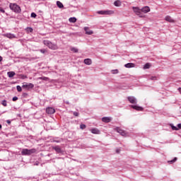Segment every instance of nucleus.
Listing matches in <instances>:
<instances>
[{
  "mask_svg": "<svg viewBox=\"0 0 181 181\" xmlns=\"http://www.w3.org/2000/svg\"><path fill=\"white\" fill-rule=\"evenodd\" d=\"M43 44L45 46H47V47H49V49H51V50H57V49H59L57 45L54 44L48 40H43Z\"/></svg>",
  "mask_w": 181,
  "mask_h": 181,
  "instance_id": "1",
  "label": "nucleus"
},
{
  "mask_svg": "<svg viewBox=\"0 0 181 181\" xmlns=\"http://www.w3.org/2000/svg\"><path fill=\"white\" fill-rule=\"evenodd\" d=\"M9 8H10V9H11V11H13L16 13H21V6H19L16 4L11 3L9 5Z\"/></svg>",
  "mask_w": 181,
  "mask_h": 181,
  "instance_id": "2",
  "label": "nucleus"
},
{
  "mask_svg": "<svg viewBox=\"0 0 181 181\" xmlns=\"http://www.w3.org/2000/svg\"><path fill=\"white\" fill-rule=\"evenodd\" d=\"M32 153H36V148H23L21 151V154L23 156H29L32 155Z\"/></svg>",
  "mask_w": 181,
  "mask_h": 181,
  "instance_id": "3",
  "label": "nucleus"
},
{
  "mask_svg": "<svg viewBox=\"0 0 181 181\" xmlns=\"http://www.w3.org/2000/svg\"><path fill=\"white\" fill-rule=\"evenodd\" d=\"M132 9L134 13L139 16V18H144V16H142V11L141 8H139V7H132Z\"/></svg>",
  "mask_w": 181,
  "mask_h": 181,
  "instance_id": "4",
  "label": "nucleus"
},
{
  "mask_svg": "<svg viewBox=\"0 0 181 181\" xmlns=\"http://www.w3.org/2000/svg\"><path fill=\"white\" fill-rule=\"evenodd\" d=\"M99 15H112L114 14V11L107 10V11H98Z\"/></svg>",
  "mask_w": 181,
  "mask_h": 181,
  "instance_id": "5",
  "label": "nucleus"
},
{
  "mask_svg": "<svg viewBox=\"0 0 181 181\" xmlns=\"http://www.w3.org/2000/svg\"><path fill=\"white\" fill-rule=\"evenodd\" d=\"M33 87H35V85L30 83H23L22 86V88H26V90H30V88H33Z\"/></svg>",
  "mask_w": 181,
  "mask_h": 181,
  "instance_id": "6",
  "label": "nucleus"
},
{
  "mask_svg": "<svg viewBox=\"0 0 181 181\" xmlns=\"http://www.w3.org/2000/svg\"><path fill=\"white\" fill-rule=\"evenodd\" d=\"M116 131L117 132H118V134H120L122 136H127V132L124 130L122 129L121 128L117 127Z\"/></svg>",
  "mask_w": 181,
  "mask_h": 181,
  "instance_id": "7",
  "label": "nucleus"
},
{
  "mask_svg": "<svg viewBox=\"0 0 181 181\" xmlns=\"http://www.w3.org/2000/svg\"><path fill=\"white\" fill-rule=\"evenodd\" d=\"M127 100L131 104H136V98L134 96H129Z\"/></svg>",
  "mask_w": 181,
  "mask_h": 181,
  "instance_id": "8",
  "label": "nucleus"
},
{
  "mask_svg": "<svg viewBox=\"0 0 181 181\" xmlns=\"http://www.w3.org/2000/svg\"><path fill=\"white\" fill-rule=\"evenodd\" d=\"M141 12H143V13H148V12H151V8L149 6H146L141 8Z\"/></svg>",
  "mask_w": 181,
  "mask_h": 181,
  "instance_id": "9",
  "label": "nucleus"
},
{
  "mask_svg": "<svg viewBox=\"0 0 181 181\" xmlns=\"http://www.w3.org/2000/svg\"><path fill=\"white\" fill-rule=\"evenodd\" d=\"M131 107L133 108V110H136V111H144V107L138 105H131Z\"/></svg>",
  "mask_w": 181,
  "mask_h": 181,
  "instance_id": "10",
  "label": "nucleus"
},
{
  "mask_svg": "<svg viewBox=\"0 0 181 181\" xmlns=\"http://www.w3.org/2000/svg\"><path fill=\"white\" fill-rule=\"evenodd\" d=\"M47 114H54L56 112V110L53 107H47L46 109Z\"/></svg>",
  "mask_w": 181,
  "mask_h": 181,
  "instance_id": "11",
  "label": "nucleus"
},
{
  "mask_svg": "<svg viewBox=\"0 0 181 181\" xmlns=\"http://www.w3.org/2000/svg\"><path fill=\"white\" fill-rule=\"evenodd\" d=\"M165 21H166V22H169L170 23H175V21L170 16H165Z\"/></svg>",
  "mask_w": 181,
  "mask_h": 181,
  "instance_id": "12",
  "label": "nucleus"
},
{
  "mask_svg": "<svg viewBox=\"0 0 181 181\" xmlns=\"http://www.w3.org/2000/svg\"><path fill=\"white\" fill-rule=\"evenodd\" d=\"M91 132H92V134H95L96 135H100V134L101 133V132H100V129H98L97 128H93L91 129Z\"/></svg>",
  "mask_w": 181,
  "mask_h": 181,
  "instance_id": "13",
  "label": "nucleus"
},
{
  "mask_svg": "<svg viewBox=\"0 0 181 181\" xmlns=\"http://www.w3.org/2000/svg\"><path fill=\"white\" fill-rule=\"evenodd\" d=\"M52 149H54L57 153H62V148L59 146L52 147Z\"/></svg>",
  "mask_w": 181,
  "mask_h": 181,
  "instance_id": "14",
  "label": "nucleus"
},
{
  "mask_svg": "<svg viewBox=\"0 0 181 181\" xmlns=\"http://www.w3.org/2000/svg\"><path fill=\"white\" fill-rule=\"evenodd\" d=\"M124 67H126L127 69H131L132 67H135V64H134V63H128V64H126L124 65Z\"/></svg>",
  "mask_w": 181,
  "mask_h": 181,
  "instance_id": "15",
  "label": "nucleus"
},
{
  "mask_svg": "<svg viewBox=\"0 0 181 181\" xmlns=\"http://www.w3.org/2000/svg\"><path fill=\"white\" fill-rule=\"evenodd\" d=\"M102 121L103 122H106V123L111 122V117H103Z\"/></svg>",
  "mask_w": 181,
  "mask_h": 181,
  "instance_id": "16",
  "label": "nucleus"
},
{
  "mask_svg": "<svg viewBox=\"0 0 181 181\" xmlns=\"http://www.w3.org/2000/svg\"><path fill=\"white\" fill-rule=\"evenodd\" d=\"M69 21L71 23H76V22H77V18H76V17H71L69 18Z\"/></svg>",
  "mask_w": 181,
  "mask_h": 181,
  "instance_id": "17",
  "label": "nucleus"
},
{
  "mask_svg": "<svg viewBox=\"0 0 181 181\" xmlns=\"http://www.w3.org/2000/svg\"><path fill=\"white\" fill-rule=\"evenodd\" d=\"M57 6H58V8H59L60 9H62V8H64V6L63 5V3L61 1H57Z\"/></svg>",
  "mask_w": 181,
  "mask_h": 181,
  "instance_id": "18",
  "label": "nucleus"
},
{
  "mask_svg": "<svg viewBox=\"0 0 181 181\" xmlns=\"http://www.w3.org/2000/svg\"><path fill=\"white\" fill-rule=\"evenodd\" d=\"M115 6H121L122 5V3L119 0H117L114 2Z\"/></svg>",
  "mask_w": 181,
  "mask_h": 181,
  "instance_id": "19",
  "label": "nucleus"
},
{
  "mask_svg": "<svg viewBox=\"0 0 181 181\" xmlns=\"http://www.w3.org/2000/svg\"><path fill=\"white\" fill-rule=\"evenodd\" d=\"M84 30L86 35H91V30H90V28H88V27H85Z\"/></svg>",
  "mask_w": 181,
  "mask_h": 181,
  "instance_id": "20",
  "label": "nucleus"
},
{
  "mask_svg": "<svg viewBox=\"0 0 181 181\" xmlns=\"http://www.w3.org/2000/svg\"><path fill=\"white\" fill-rule=\"evenodd\" d=\"M15 74H16L14 71H8L7 73V76L10 78H12L15 76Z\"/></svg>",
  "mask_w": 181,
  "mask_h": 181,
  "instance_id": "21",
  "label": "nucleus"
},
{
  "mask_svg": "<svg viewBox=\"0 0 181 181\" xmlns=\"http://www.w3.org/2000/svg\"><path fill=\"white\" fill-rule=\"evenodd\" d=\"M151 64L149 63H146L144 66V70H146L148 69H151Z\"/></svg>",
  "mask_w": 181,
  "mask_h": 181,
  "instance_id": "22",
  "label": "nucleus"
},
{
  "mask_svg": "<svg viewBox=\"0 0 181 181\" xmlns=\"http://www.w3.org/2000/svg\"><path fill=\"white\" fill-rule=\"evenodd\" d=\"M84 63H85V64L90 65V64H91V59H84Z\"/></svg>",
  "mask_w": 181,
  "mask_h": 181,
  "instance_id": "23",
  "label": "nucleus"
},
{
  "mask_svg": "<svg viewBox=\"0 0 181 181\" xmlns=\"http://www.w3.org/2000/svg\"><path fill=\"white\" fill-rule=\"evenodd\" d=\"M177 160V158H174L173 160H168V163H170V165H172V163H175V162H176Z\"/></svg>",
  "mask_w": 181,
  "mask_h": 181,
  "instance_id": "24",
  "label": "nucleus"
},
{
  "mask_svg": "<svg viewBox=\"0 0 181 181\" xmlns=\"http://www.w3.org/2000/svg\"><path fill=\"white\" fill-rule=\"evenodd\" d=\"M71 51L74 52V53H78V49L76 47H71Z\"/></svg>",
  "mask_w": 181,
  "mask_h": 181,
  "instance_id": "25",
  "label": "nucleus"
},
{
  "mask_svg": "<svg viewBox=\"0 0 181 181\" xmlns=\"http://www.w3.org/2000/svg\"><path fill=\"white\" fill-rule=\"evenodd\" d=\"M38 78H39V80H44V81H47L49 80V78L45 77V76H41Z\"/></svg>",
  "mask_w": 181,
  "mask_h": 181,
  "instance_id": "26",
  "label": "nucleus"
},
{
  "mask_svg": "<svg viewBox=\"0 0 181 181\" xmlns=\"http://www.w3.org/2000/svg\"><path fill=\"white\" fill-rule=\"evenodd\" d=\"M6 37H8V39H13L15 37L13 34H7Z\"/></svg>",
  "mask_w": 181,
  "mask_h": 181,
  "instance_id": "27",
  "label": "nucleus"
},
{
  "mask_svg": "<svg viewBox=\"0 0 181 181\" xmlns=\"http://www.w3.org/2000/svg\"><path fill=\"white\" fill-rule=\"evenodd\" d=\"M112 74H118L119 71L118 69H113L111 71Z\"/></svg>",
  "mask_w": 181,
  "mask_h": 181,
  "instance_id": "28",
  "label": "nucleus"
},
{
  "mask_svg": "<svg viewBox=\"0 0 181 181\" xmlns=\"http://www.w3.org/2000/svg\"><path fill=\"white\" fill-rule=\"evenodd\" d=\"M16 88H17V91H18V93L22 92V87H21V86H17Z\"/></svg>",
  "mask_w": 181,
  "mask_h": 181,
  "instance_id": "29",
  "label": "nucleus"
},
{
  "mask_svg": "<svg viewBox=\"0 0 181 181\" xmlns=\"http://www.w3.org/2000/svg\"><path fill=\"white\" fill-rule=\"evenodd\" d=\"M1 104L4 107H6V105H8V104L6 103V100H4L1 102Z\"/></svg>",
  "mask_w": 181,
  "mask_h": 181,
  "instance_id": "30",
  "label": "nucleus"
},
{
  "mask_svg": "<svg viewBox=\"0 0 181 181\" xmlns=\"http://www.w3.org/2000/svg\"><path fill=\"white\" fill-rule=\"evenodd\" d=\"M171 128L173 131H177L179 129L173 125H171Z\"/></svg>",
  "mask_w": 181,
  "mask_h": 181,
  "instance_id": "31",
  "label": "nucleus"
},
{
  "mask_svg": "<svg viewBox=\"0 0 181 181\" xmlns=\"http://www.w3.org/2000/svg\"><path fill=\"white\" fill-rule=\"evenodd\" d=\"M80 128H81V129H86V124H81L80 125Z\"/></svg>",
  "mask_w": 181,
  "mask_h": 181,
  "instance_id": "32",
  "label": "nucleus"
},
{
  "mask_svg": "<svg viewBox=\"0 0 181 181\" xmlns=\"http://www.w3.org/2000/svg\"><path fill=\"white\" fill-rule=\"evenodd\" d=\"M40 52L42 54H45V53H46L47 51H46V49H40Z\"/></svg>",
  "mask_w": 181,
  "mask_h": 181,
  "instance_id": "33",
  "label": "nucleus"
},
{
  "mask_svg": "<svg viewBox=\"0 0 181 181\" xmlns=\"http://www.w3.org/2000/svg\"><path fill=\"white\" fill-rule=\"evenodd\" d=\"M31 18H36V13H31Z\"/></svg>",
  "mask_w": 181,
  "mask_h": 181,
  "instance_id": "34",
  "label": "nucleus"
},
{
  "mask_svg": "<svg viewBox=\"0 0 181 181\" xmlns=\"http://www.w3.org/2000/svg\"><path fill=\"white\" fill-rule=\"evenodd\" d=\"M78 112H74V115L75 116V117H78Z\"/></svg>",
  "mask_w": 181,
  "mask_h": 181,
  "instance_id": "35",
  "label": "nucleus"
},
{
  "mask_svg": "<svg viewBox=\"0 0 181 181\" xmlns=\"http://www.w3.org/2000/svg\"><path fill=\"white\" fill-rule=\"evenodd\" d=\"M0 12H2V13H5V10H4L2 7H0Z\"/></svg>",
  "mask_w": 181,
  "mask_h": 181,
  "instance_id": "36",
  "label": "nucleus"
},
{
  "mask_svg": "<svg viewBox=\"0 0 181 181\" xmlns=\"http://www.w3.org/2000/svg\"><path fill=\"white\" fill-rule=\"evenodd\" d=\"M13 101H18V97H16V96L13 97Z\"/></svg>",
  "mask_w": 181,
  "mask_h": 181,
  "instance_id": "37",
  "label": "nucleus"
},
{
  "mask_svg": "<svg viewBox=\"0 0 181 181\" xmlns=\"http://www.w3.org/2000/svg\"><path fill=\"white\" fill-rule=\"evenodd\" d=\"M151 80H157L156 76H151Z\"/></svg>",
  "mask_w": 181,
  "mask_h": 181,
  "instance_id": "38",
  "label": "nucleus"
},
{
  "mask_svg": "<svg viewBox=\"0 0 181 181\" xmlns=\"http://www.w3.org/2000/svg\"><path fill=\"white\" fill-rule=\"evenodd\" d=\"M28 30H29V32H30V33L33 32V29H32V28H28Z\"/></svg>",
  "mask_w": 181,
  "mask_h": 181,
  "instance_id": "39",
  "label": "nucleus"
},
{
  "mask_svg": "<svg viewBox=\"0 0 181 181\" xmlns=\"http://www.w3.org/2000/svg\"><path fill=\"white\" fill-rule=\"evenodd\" d=\"M177 127H178L179 129H181V124H178Z\"/></svg>",
  "mask_w": 181,
  "mask_h": 181,
  "instance_id": "40",
  "label": "nucleus"
},
{
  "mask_svg": "<svg viewBox=\"0 0 181 181\" xmlns=\"http://www.w3.org/2000/svg\"><path fill=\"white\" fill-rule=\"evenodd\" d=\"M28 77L26 76H25V75H23V77H22V78H27Z\"/></svg>",
  "mask_w": 181,
  "mask_h": 181,
  "instance_id": "41",
  "label": "nucleus"
},
{
  "mask_svg": "<svg viewBox=\"0 0 181 181\" xmlns=\"http://www.w3.org/2000/svg\"><path fill=\"white\" fill-rule=\"evenodd\" d=\"M178 91H179V93H180V94H181V88H178Z\"/></svg>",
  "mask_w": 181,
  "mask_h": 181,
  "instance_id": "42",
  "label": "nucleus"
},
{
  "mask_svg": "<svg viewBox=\"0 0 181 181\" xmlns=\"http://www.w3.org/2000/svg\"><path fill=\"white\" fill-rule=\"evenodd\" d=\"M117 153H119V149L116 150Z\"/></svg>",
  "mask_w": 181,
  "mask_h": 181,
  "instance_id": "43",
  "label": "nucleus"
},
{
  "mask_svg": "<svg viewBox=\"0 0 181 181\" xmlns=\"http://www.w3.org/2000/svg\"><path fill=\"white\" fill-rule=\"evenodd\" d=\"M7 124H11V121L7 120Z\"/></svg>",
  "mask_w": 181,
  "mask_h": 181,
  "instance_id": "44",
  "label": "nucleus"
},
{
  "mask_svg": "<svg viewBox=\"0 0 181 181\" xmlns=\"http://www.w3.org/2000/svg\"><path fill=\"white\" fill-rule=\"evenodd\" d=\"M2 129V125L1 124H0V129Z\"/></svg>",
  "mask_w": 181,
  "mask_h": 181,
  "instance_id": "45",
  "label": "nucleus"
},
{
  "mask_svg": "<svg viewBox=\"0 0 181 181\" xmlns=\"http://www.w3.org/2000/svg\"><path fill=\"white\" fill-rule=\"evenodd\" d=\"M36 166H37V165H39V163H37L35 164Z\"/></svg>",
  "mask_w": 181,
  "mask_h": 181,
  "instance_id": "46",
  "label": "nucleus"
},
{
  "mask_svg": "<svg viewBox=\"0 0 181 181\" xmlns=\"http://www.w3.org/2000/svg\"><path fill=\"white\" fill-rule=\"evenodd\" d=\"M2 60V57H0V62Z\"/></svg>",
  "mask_w": 181,
  "mask_h": 181,
  "instance_id": "47",
  "label": "nucleus"
}]
</instances>
